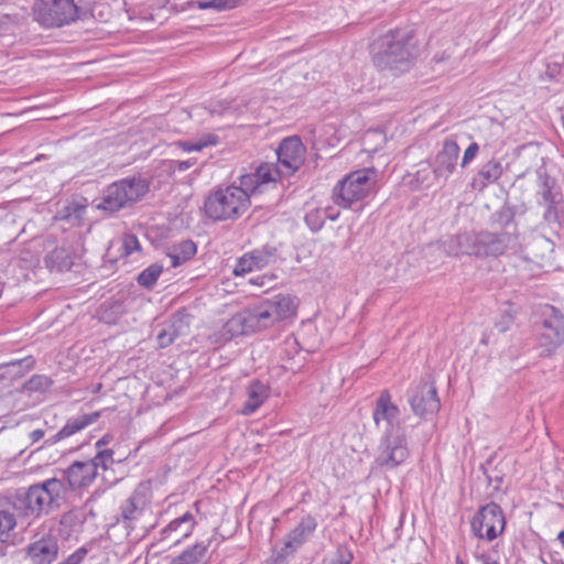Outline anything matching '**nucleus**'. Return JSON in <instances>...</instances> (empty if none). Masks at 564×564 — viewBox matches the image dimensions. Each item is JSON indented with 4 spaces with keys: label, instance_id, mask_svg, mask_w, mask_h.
<instances>
[{
    "label": "nucleus",
    "instance_id": "f257e3e1",
    "mask_svg": "<svg viewBox=\"0 0 564 564\" xmlns=\"http://www.w3.org/2000/svg\"><path fill=\"white\" fill-rule=\"evenodd\" d=\"M97 477L89 462H74L63 471V478H50L19 490L13 509L19 518L31 520L58 509L66 498L67 489L77 490L90 486Z\"/></svg>",
    "mask_w": 564,
    "mask_h": 564
},
{
    "label": "nucleus",
    "instance_id": "f03ea898",
    "mask_svg": "<svg viewBox=\"0 0 564 564\" xmlns=\"http://www.w3.org/2000/svg\"><path fill=\"white\" fill-rule=\"evenodd\" d=\"M296 297L290 294H275L247 306L235 314L224 326V334L236 337L258 333L295 316Z\"/></svg>",
    "mask_w": 564,
    "mask_h": 564
},
{
    "label": "nucleus",
    "instance_id": "7ed1b4c3",
    "mask_svg": "<svg viewBox=\"0 0 564 564\" xmlns=\"http://www.w3.org/2000/svg\"><path fill=\"white\" fill-rule=\"evenodd\" d=\"M240 185L220 187L209 194L204 202L206 216L216 221L236 220L250 207V197L265 191L263 181L252 172L239 177Z\"/></svg>",
    "mask_w": 564,
    "mask_h": 564
},
{
    "label": "nucleus",
    "instance_id": "20e7f679",
    "mask_svg": "<svg viewBox=\"0 0 564 564\" xmlns=\"http://www.w3.org/2000/svg\"><path fill=\"white\" fill-rule=\"evenodd\" d=\"M518 246V237L508 231H467L451 237L444 242L448 256H474L476 258H498Z\"/></svg>",
    "mask_w": 564,
    "mask_h": 564
},
{
    "label": "nucleus",
    "instance_id": "39448f33",
    "mask_svg": "<svg viewBox=\"0 0 564 564\" xmlns=\"http://www.w3.org/2000/svg\"><path fill=\"white\" fill-rule=\"evenodd\" d=\"M305 148L299 137L285 138L276 150L278 163H262L254 174L268 189L275 186L281 177L293 175L304 163Z\"/></svg>",
    "mask_w": 564,
    "mask_h": 564
},
{
    "label": "nucleus",
    "instance_id": "423d86ee",
    "mask_svg": "<svg viewBox=\"0 0 564 564\" xmlns=\"http://www.w3.org/2000/svg\"><path fill=\"white\" fill-rule=\"evenodd\" d=\"M149 189L150 183L141 176L119 180L104 191L96 208L110 214L117 213L134 205L145 196Z\"/></svg>",
    "mask_w": 564,
    "mask_h": 564
},
{
    "label": "nucleus",
    "instance_id": "0eeeda50",
    "mask_svg": "<svg viewBox=\"0 0 564 564\" xmlns=\"http://www.w3.org/2000/svg\"><path fill=\"white\" fill-rule=\"evenodd\" d=\"M377 173L373 169L357 170L346 175L333 189V200L344 208L364 200L375 188Z\"/></svg>",
    "mask_w": 564,
    "mask_h": 564
},
{
    "label": "nucleus",
    "instance_id": "6e6552de",
    "mask_svg": "<svg viewBox=\"0 0 564 564\" xmlns=\"http://www.w3.org/2000/svg\"><path fill=\"white\" fill-rule=\"evenodd\" d=\"M379 68L403 72L409 68L411 52L406 35L401 31H391L381 39V50L373 57Z\"/></svg>",
    "mask_w": 564,
    "mask_h": 564
},
{
    "label": "nucleus",
    "instance_id": "1a4fd4ad",
    "mask_svg": "<svg viewBox=\"0 0 564 564\" xmlns=\"http://www.w3.org/2000/svg\"><path fill=\"white\" fill-rule=\"evenodd\" d=\"M35 19L46 28H58L77 19L74 0H40L34 9Z\"/></svg>",
    "mask_w": 564,
    "mask_h": 564
},
{
    "label": "nucleus",
    "instance_id": "9d476101",
    "mask_svg": "<svg viewBox=\"0 0 564 564\" xmlns=\"http://www.w3.org/2000/svg\"><path fill=\"white\" fill-rule=\"evenodd\" d=\"M409 457L404 433L382 434L377 449L375 464L379 467L393 469Z\"/></svg>",
    "mask_w": 564,
    "mask_h": 564
},
{
    "label": "nucleus",
    "instance_id": "9b49d317",
    "mask_svg": "<svg viewBox=\"0 0 564 564\" xmlns=\"http://www.w3.org/2000/svg\"><path fill=\"white\" fill-rule=\"evenodd\" d=\"M564 343V315L554 306H546L539 333L542 354L551 355Z\"/></svg>",
    "mask_w": 564,
    "mask_h": 564
},
{
    "label": "nucleus",
    "instance_id": "f8f14e48",
    "mask_svg": "<svg viewBox=\"0 0 564 564\" xmlns=\"http://www.w3.org/2000/svg\"><path fill=\"white\" fill-rule=\"evenodd\" d=\"M505 517L500 506L490 502L479 509L471 520V530L480 539L495 540L505 529Z\"/></svg>",
    "mask_w": 564,
    "mask_h": 564
},
{
    "label": "nucleus",
    "instance_id": "ddd939ff",
    "mask_svg": "<svg viewBox=\"0 0 564 564\" xmlns=\"http://www.w3.org/2000/svg\"><path fill=\"white\" fill-rule=\"evenodd\" d=\"M372 419L378 429L382 430V434L402 433L401 430V412L397 404L392 402L391 394L388 390L380 392L376 400L372 411Z\"/></svg>",
    "mask_w": 564,
    "mask_h": 564
},
{
    "label": "nucleus",
    "instance_id": "4468645a",
    "mask_svg": "<svg viewBox=\"0 0 564 564\" xmlns=\"http://www.w3.org/2000/svg\"><path fill=\"white\" fill-rule=\"evenodd\" d=\"M151 501V490L147 484H139L132 494L121 503L118 522L124 528L134 529Z\"/></svg>",
    "mask_w": 564,
    "mask_h": 564
},
{
    "label": "nucleus",
    "instance_id": "2eb2a0df",
    "mask_svg": "<svg viewBox=\"0 0 564 564\" xmlns=\"http://www.w3.org/2000/svg\"><path fill=\"white\" fill-rule=\"evenodd\" d=\"M278 249L273 246H264L243 254L237 262L234 273L242 275L252 270H261L276 262Z\"/></svg>",
    "mask_w": 564,
    "mask_h": 564
},
{
    "label": "nucleus",
    "instance_id": "dca6fc26",
    "mask_svg": "<svg viewBox=\"0 0 564 564\" xmlns=\"http://www.w3.org/2000/svg\"><path fill=\"white\" fill-rule=\"evenodd\" d=\"M409 402L412 411L421 416L434 414L441 406L435 387L429 383H422L411 390L409 392Z\"/></svg>",
    "mask_w": 564,
    "mask_h": 564
},
{
    "label": "nucleus",
    "instance_id": "f3484780",
    "mask_svg": "<svg viewBox=\"0 0 564 564\" xmlns=\"http://www.w3.org/2000/svg\"><path fill=\"white\" fill-rule=\"evenodd\" d=\"M459 151L460 149L455 140L446 139L443 142L442 150L434 159L433 175L447 178L456 167Z\"/></svg>",
    "mask_w": 564,
    "mask_h": 564
},
{
    "label": "nucleus",
    "instance_id": "a211bd4d",
    "mask_svg": "<svg viewBox=\"0 0 564 564\" xmlns=\"http://www.w3.org/2000/svg\"><path fill=\"white\" fill-rule=\"evenodd\" d=\"M58 543L53 536H43L28 546L33 564H52L58 555Z\"/></svg>",
    "mask_w": 564,
    "mask_h": 564
},
{
    "label": "nucleus",
    "instance_id": "6ab92c4d",
    "mask_svg": "<svg viewBox=\"0 0 564 564\" xmlns=\"http://www.w3.org/2000/svg\"><path fill=\"white\" fill-rule=\"evenodd\" d=\"M44 262L51 272L61 273L70 270L74 264V256L69 248L61 246L50 251L45 256Z\"/></svg>",
    "mask_w": 564,
    "mask_h": 564
},
{
    "label": "nucleus",
    "instance_id": "aec40b11",
    "mask_svg": "<svg viewBox=\"0 0 564 564\" xmlns=\"http://www.w3.org/2000/svg\"><path fill=\"white\" fill-rule=\"evenodd\" d=\"M317 522L312 516H306L301 519L299 524L285 536L288 546H293L296 550L306 542L315 532Z\"/></svg>",
    "mask_w": 564,
    "mask_h": 564
},
{
    "label": "nucleus",
    "instance_id": "412c9836",
    "mask_svg": "<svg viewBox=\"0 0 564 564\" xmlns=\"http://www.w3.org/2000/svg\"><path fill=\"white\" fill-rule=\"evenodd\" d=\"M269 397L268 386L259 380H253L247 388V401L242 413L249 415L260 408Z\"/></svg>",
    "mask_w": 564,
    "mask_h": 564
},
{
    "label": "nucleus",
    "instance_id": "4be33fe9",
    "mask_svg": "<svg viewBox=\"0 0 564 564\" xmlns=\"http://www.w3.org/2000/svg\"><path fill=\"white\" fill-rule=\"evenodd\" d=\"M86 208L84 198L73 199L58 210L57 218L68 221L72 226H78L86 214Z\"/></svg>",
    "mask_w": 564,
    "mask_h": 564
},
{
    "label": "nucleus",
    "instance_id": "5701e85b",
    "mask_svg": "<svg viewBox=\"0 0 564 564\" xmlns=\"http://www.w3.org/2000/svg\"><path fill=\"white\" fill-rule=\"evenodd\" d=\"M197 251L196 245L192 240H183L169 249L167 258L171 267L176 268L192 259Z\"/></svg>",
    "mask_w": 564,
    "mask_h": 564
},
{
    "label": "nucleus",
    "instance_id": "b1692460",
    "mask_svg": "<svg viewBox=\"0 0 564 564\" xmlns=\"http://www.w3.org/2000/svg\"><path fill=\"white\" fill-rule=\"evenodd\" d=\"M100 417V412L85 413L69 419L62 427V434L67 437L80 432L95 423Z\"/></svg>",
    "mask_w": 564,
    "mask_h": 564
},
{
    "label": "nucleus",
    "instance_id": "393cba45",
    "mask_svg": "<svg viewBox=\"0 0 564 564\" xmlns=\"http://www.w3.org/2000/svg\"><path fill=\"white\" fill-rule=\"evenodd\" d=\"M195 525L194 517L191 512H185L182 517H178L171 521L166 528L163 530V534H170L171 532L180 530V538L176 539V543L181 541L183 538H187L191 535Z\"/></svg>",
    "mask_w": 564,
    "mask_h": 564
},
{
    "label": "nucleus",
    "instance_id": "a878e982",
    "mask_svg": "<svg viewBox=\"0 0 564 564\" xmlns=\"http://www.w3.org/2000/svg\"><path fill=\"white\" fill-rule=\"evenodd\" d=\"M208 546L209 543H196L173 558V562L175 564H199L204 560Z\"/></svg>",
    "mask_w": 564,
    "mask_h": 564
},
{
    "label": "nucleus",
    "instance_id": "bb28decb",
    "mask_svg": "<svg viewBox=\"0 0 564 564\" xmlns=\"http://www.w3.org/2000/svg\"><path fill=\"white\" fill-rule=\"evenodd\" d=\"M339 213L336 215H328V209L314 208L305 215V223L312 231H318L324 226L326 219L336 220Z\"/></svg>",
    "mask_w": 564,
    "mask_h": 564
},
{
    "label": "nucleus",
    "instance_id": "cd10ccee",
    "mask_svg": "<svg viewBox=\"0 0 564 564\" xmlns=\"http://www.w3.org/2000/svg\"><path fill=\"white\" fill-rule=\"evenodd\" d=\"M502 174V166L499 161L491 160L482 165L479 171V177L482 178L480 188L489 183L496 182Z\"/></svg>",
    "mask_w": 564,
    "mask_h": 564
},
{
    "label": "nucleus",
    "instance_id": "c85d7f7f",
    "mask_svg": "<svg viewBox=\"0 0 564 564\" xmlns=\"http://www.w3.org/2000/svg\"><path fill=\"white\" fill-rule=\"evenodd\" d=\"M163 271V267L154 263L144 269L139 275H138V283L147 289H151L155 285L159 276L161 275Z\"/></svg>",
    "mask_w": 564,
    "mask_h": 564
},
{
    "label": "nucleus",
    "instance_id": "c756f323",
    "mask_svg": "<svg viewBox=\"0 0 564 564\" xmlns=\"http://www.w3.org/2000/svg\"><path fill=\"white\" fill-rule=\"evenodd\" d=\"M354 555L346 545H339L335 553L323 558L321 564H351Z\"/></svg>",
    "mask_w": 564,
    "mask_h": 564
},
{
    "label": "nucleus",
    "instance_id": "7c9ffc66",
    "mask_svg": "<svg viewBox=\"0 0 564 564\" xmlns=\"http://www.w3.org/2000/svg\"><path fill=\"white\" fill-rule=\"evenodd\" d=\"M240 0H205L197 1V8L202 10L213 9L215 11H225L234 9Z\"/></svg>",
    "mask_w": 564,
    "mask_h": 564
},
{
    "label": "nucleus",
    "instance_id": "2f4dec72",
    "mask_svg": "<svg viewBox=\"0 0 564 564\" xmlns=\"http://www.w3.org/2000/svg\"><path fill=\"white\" fill-rule=\"evenodd\" d=\"M89 462L98 474L99 468L106 470L113 464V452L111 449H100Z\"/></svg>",
    "mask_w": 564,
    "mask_h": 564
},
{
    "label": "nucleus",
    "instance_id": "473e14b6",
    "mask_svg": "<svg viewBox=\"0 0 564 564\" xmlns=\"http://www.w3.org/2000/svg\"><path fill=\"white\" fill-rule=\"evenodd\" d=\"M52 384L48 377L42 375L32 376L25 383L24 388L31 392L46 391Z\"/></svg>",
    "mask_w": 564,
    "mask_h": 564
},
{
    "label": "nucleus",
    "instance_id": "72a5a7b5",
    "mask_svg": "<svg viewBox=\"0 0 564 564\" xmlns=\"http://www.w3.org/2000/svg\"><path fill=\"white\" fill-rule=\"evenodd\" d=\"M15 524L17 522L13 514L0 511V542H6L9 539L10 532Z\"/></svg>",
    "mask_w": 564,
    "mask_h": 564
},
{
    "label": "nucleus",
    "instance_id": "f704fd0d",
    "mask_svg": "<svg viewBox=\"0 0 564 564\" xmlns=\"http://www.w3.org/2000/svg\"><path fill=\"white\" fill-rule=\"evenodd\" d=\"M123 314L122 303L119 301H113L105 306L101 319L106 323H116V321Z\"/></svg>",
    "mask_w": 564,
    "mask_h": 564
},
{
    "label": "nucleus",
    "instance_id": "c9c22d12",
    "mask_svg": "<svg viewBox=\"0 0 564 564\" xmlns=\"http://www.w3.org/2000/svg\"><path fill=\"white\" fill-rule=\"evenodd\" d=\"M296 552L293 546H288V542L284 540L283 546L273 553L269 558L268 564H286L291 555Z\"/></svg>",
    "mask_w": 564,
    "mask_h": 564
},
{
    "label": "nucleus",
    "instance_id": "e433bc0d",
    "mask_svg": "<svg viewBox=\"0 0 564 564\" xmlns=\"http://www.w3.org/2000/svg\"><path fill=\"white\" fill-rule=\"evenodd\" d=\"M121 248L126 257L130 256L134 251L140 250V242L138 238L132 234H127L122 238Z\"/></svg>",
    "mask_w": 564,
    "mask_h": 564
},
{
    "label": "nucleus",
    "instance_id": "4c0bfd02",
    "mask_svg": "<svg viewBox=\"0 0 564 564\" xmlns=\"http://www.w3.org/2000/svg\"><path fill=\"white\" fill-rule=\"evenodd\" d=\"M87 554H88V549L85 546H82V547L77 549L74 553L68 555L66 560L59 562L58 564H82Z\"/></svg>",
    "mask_w": 564,
    "mask_h": 564
},
{
    "label": "nucleus",
    "instance_id": "58836bf2",
    "mask_svg": "<svg viewBox=\"0 0 564 564\" xmlns=\"http://www.w3.org/2000/svg\"><path fill=\"white\" fill-rule=\"evenodd\" d=\"M166 329L171 334V337L173 338L174 341L177 337L182 336L185 333L187 326L184 325L181 318H178L173 321L170 325H167Z\"/></svg>",
    "mask_w": 564,
    "mask_h": 564
},
{
    "label": "nucleus",
    "instance_id": "ea45409f",
    "mask_svg": "<svg viewBox=\"0 0 564 564\" xmlns=\"http://www.w3.org/2000/svg\"><path fill=\"white\" fill-rule=\"evenodd\" d=\"M478 151L479 145L476 142H471L464 152L462 166L465 167L467 164H469L476 158Z\"/></svg>",
    "mask_w": 564,
    "mask_h": 564
},
{
    "label": "nucleus",
    "instance_id": "a19ab883",
    "mask_svg": "<svg viewBox=\"0 0 564 564\" xmlns=\"http://www.w3.org/2000/svg\"><path fill=\"white\" fill-rule=\"evenodd\" d=\"M216 138L209 137L208 140L204 142H184L183 149L185 151H200L203 148L207 147L208 144H215Z\"/></svg>",
    "mask_w": 564,
    "mask_h": 564
},
{
    "label": "nucleus",
    "instance_id": "79ce46f5",
    "mask_svg": "<svg viewBox=\"0 0 564 564\" xmlns=\"http://www.w3.org/2000/svg\"><path fill=\"white\" fill-rule=\"evenodd\" d=\"M512 323V316L510 314H503L501 315L500 319L496 323L495 327L498 329V332L505 333L510 328Z\"/></svg>",
    "mask_w": 564,
    "mask_h": 564
},
{
    "label": "nucleus",
    "instance_id": "37998d69",
    "mask_svg": "<svg viewBox=\"0 0 564 564\" xmlns=\"http://www.w3.org/2000/svg\"><path fill=\"white\" fill-rule=\"evenodd\" d=\"M158 344L161 348H165L173 344V338L171 334L167 332L166 327H164L156 336Z\"/></svg>",
    "mask_w": 564,
    "mask_h": 564
},
{
    "label": "nucleus",
    "instance_id": "c03bdc74",
    "mask_svg": "<svg viewBox=\"0 0 564 564\" xmlns=\"http://www.w3.org/2000/svg\"><path fill=\"white\" fill-rule=\"evenodd\" d=\"M172 162H173L172 164H173L174 171L184 172V171L188 170L189 167H192L196 161L193 159H189V160H185V161H172Z\"/></svg>",
    "mask_w": 564,
    "mask_h": 564
},
{
    "label": "nucleus",
    "instance_id": "a18cd8bd",
    "mask_svg": "<svg viewBox=\"0 0 564 564\" xmlns=\"http://www.w3.org/2000/svg\"><path fill=\"white\" fill-rule=\"evenodd\" d=\"M431 171L429 167L421 169L416 172V181L420 182L423 186L430 187L432 184L427 181Z\"/></svg>",
    "mask_w": 564,
    "mask_h": 564
},
{
    "label": "nucleus",
    "instance_id": "49530a36",
    "mask_svg": "<svg viewBox=\"0 0 564 564\" xmlns=\"http://www.w3.org/2000/svg\"><path fill=\"white\" fill-rule=\"evenodd\" d=\"M542 197H543V200L546 204H554V196L552 194V191H551V186L549 185V181L545 180L543 182V188H542Z\"/></svg>",
    "mask_w": 564,
    "mask_h": 564
},
{
    "label": "nucleus",
    "instance_id": "de8ad7c7",
    "mask_svg": "<svg viewBox=\"0 0 564 564\" xmlns=\"http://www.w3.org/2000/svg\"><path fill=\"white\" fill-rule=\"evenodd\" d=\"M25 364L26 365V368H31L33 366V360L26 358V359H23V360H17V361H12L10 364L7 365V367H10L14 370V373L18 375L21 372V368H22V365Z\"/></svg>",
    "mask_w": 564,
    "mask_h": 564
},
{
    "label": "nucleus",
    "instance_id": "09e8293b",
    "mask_svg": "<svg viewBox=\"0 0 564 564\" xmlns=\"http://www.w3.org/2000/svg\"><path fill=\"white\" fill-rule=\"evenodd\" d=\"M544 219L549 223L555 221L557 219V214H556L554 204H546Z\"/></svg>",
    "mask_w": 564,
    "mask_h": 564
},
{
    "label": "nucleus",
    "instance_id": "8fccbe9b",
    "mask_svg": "<svg viewBox=\"0 0 564 564\" xmlns=\"http://www.w3.org/2000/svg\"><path fill=\"white\" fill-rule=\"evenodd\" d=\"M64 438H66V436L62 434V429H61L57 433H55L50 438H47L45 441V444L46 445H54V444L58 443L59 441H62Z\"/></svg>",
    "mask_w": 564,
    "mask_h": 564
},
{
    "label": "nucleus",
    "instance_id": "3c124183",
    "mask_svg": "<svg viewBox=\"0 0 564 564\" xmlns=\"http://www.w3.org/2000/svg\"><path fill=\"white\" fill-rule=\"evenodd\" d=\"M29 437L32 441V443H36L44 437V431L40 429L34 430L29 434Z\"/></svg>",
    "mask_w": 564,
    "mask_h": 564
},
{
    "label": "nucleus",
    "instance_id": "603ef678",
    "mask_svg": "<svg viewBox=\"0 0 564 564\" xmlns=\"http://www.w3.org/2000/svg\"><path fill=\"white\" fill-rule=\"evenodd\" d=\"M109 443V436L105 435L100 440L97 441L96 447L98 451L104 449L102 447Z\"/></svg>",
    "mask_w": 564,
    "mask_h": 564
},
{
    "label": "nucleus",
    "instance_id": "864d4df0",
    "mask_svg": "<svg viewBox=\"0 0 564 564\" xmlns=\"http://www.w3.org/2000/svg\"><path fill=\"white\" fill-rule=\"evenodd\" d=\"M264 279H265L264 276H258L256 279H251L250 282L252 284H257V285L262 286V285H264Z\"/></svg>",
    "mask_w": 564,
    "mask_h": 564
},
{
    "label": "nucleus",
    "instance_id": "5fc2aeb1",
    "mask_svg": "<svg viewBox=\"0 0 564 564\" xmlns=\"http://www.w3.org/2000/svg\"><path fill=\"white\" fill-rule=\"evenodd\" d=\"M557 540L561 542V544L564 546V531H561L557 535Z\"/></svg>",
    "mask_w": 564,
    "mask_h": 564
},
{
    "label": "nucleus",
    "instance_id": "6e6d98bb",
    "mask_svg": "<svg viewBox=\"0 0 564 564\" xmlns=\"http://www.w3.org/2000/svg\"><path fill=\"white\" fill-rule=\"evenodd\" d=\"M325 209H328V215H336L337 213H339L338 210L334 212L332 207H326Z\"/></svg>",
    "mask_w": 564,
    "mask_h": 564
},
{
    "label": "nucleus",
    "instance_id": "4d7b16f0",
    "mask_svg": "<svg viewBox=\"0 0 564 564\" xmlns=\"http://www.w3.org/2000/svg\"><path fill=\"white\" fill-rule=\"evenodd\" d=\"M96 1H97V0H86V3H88V4H93V3H95Z\"/></svg>",
    "mask_w": 564,
    "mask_h": 564
},
{
    "label": "nucleus",
    "instance_id": "13d9d810",
    "mask_svg": "<svg viewBox=\"0 0 564 564\" xmlns=\"http://www.w3.org/2000/svg\"><path fill=\"white\" fill-rule=\"evenodd\" d=\"M171 564H175V563L172 561V563H171Z\"/></svg>",
    "mask_w": 564,
    "mask_h": 564
},
{
    "label": "nucleus",
    "instance_id": "bf43d9fd",
    "mask_svg": "<svg viewBox=\"0 0 564 564\" xmlns=\"http://www.w3.org/2000/svg\"><path fill=\"white\" fill-rule=\"evenodd\" d=\"M460 564H463V563H460Z\"/></svg>",
    "mask_w": 564,
    "mask_h": 564
}]
</instances>
